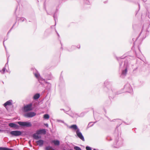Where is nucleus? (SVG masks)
Returning <instances> with one entry per match:
<instances>
[{
	"label": "nucleus",
	"mask_w": 150,
	"mask_h": 150,
	"mask_svg": "<svg viewBox=\"0 0 150 150\" xmlns=\"http://www.w3.org/2000/svg\"><path fill=\"white\" fill-rule=\"evenodd\" d=\"M104 84L106 86V89L107 88L108 90V92L109 93V97L110 98H113L116 94L115 92V89H112L111 87L112 83L109 82L107 80H106ZM120 93H121L117 92L116 94H119Z\"/></svg>",
	"instance_id": "f257e3e1"
},
{
	"label": "nucleus",
	"mask_w": 150,
	"mask_h": 150,
	"mask_svg": "<svg viewBox=\"0 0 150 150\" xmlns=\"http://www.w3.org/2000/svg\"><path fill=\"white\" fill-rule=\"evenodd\" d=\"M9 57V56H8V58H7V63H6V64H5V67L3 68V69H2V71H3L2 73L3 74H4L5 71H6L5 67H6V66L7 65L8 66V58Z\"/></svg>",
	"instance_id": "aec40b11"
},
{
	"label": "nucleus",
	"mask_w": 150,
	"mask_h": 150,
	"mask_svg": "<svg viewBox=\"0 0 150 150\" xmlns=\"http://www.w3.org/2000/svg\"><path fill=\"white\" fill-rule=\"evenodd\" d=\"M45 83L47 84V87L49 89L51 87V84L47 81H45Z\"/></svg>",
	"instance_id": "b1692460"
},
{
	"label": "nucleus",
	"mask_w": 150,
	"mask_h": 150,
	"mask_svg": "<svg viewBox=\"0 0 150 150\" xmlns=\"http://www.w3.org/2000/svg\"><path fill=\"white\" fill-rule=\"evenodd\" d=\"M93 150H96V149H94Z\"/></svg>",
	"instance_id": "37998d69"
},
{
	"label": "nucleus",
	"mask_w": 150,
	"mask_h": 150,
	"mask_svg": "<svg viewBox=\"0 0 150 150\" xmlns=\"http://www.w3.org/2000/svg\"><path fill=\"white\" fill-rule=\"evenodd\" d=\"M93 115H94V110H93Z\"/></svg>",
	"instance_id": "a18cd8bd"
},
{
	"label": "nucleus",
	"mask_w": 150,
	"mask_h": 150,
	"mask_svg": "<svg viewBox=\"0 0 150 150\" xmlns=\"http://www.w3.org/2000/svg\"><path fill=\"white\" fill-rule=\"evenodd\" d=\"M60 110H64V112H65V110H64V109H60Z\"/></svg>",
	"instance_id": "58836bf2"
},
{
	"label": "nucleus",
	"mask_w": 150,
	"mask_h": 150,
	"mask_svg": "<svg viewBox=\"0 0 150 150\" xmlns=\"http://www.w3.org/2000/svg\"><path fill=\"white\" fill-rule=\"evenodd\" d=\"M124 88L127 90V92L131 93L132 91V88L129 83L126 84L124 86Z\"/></svg>",
	"instance_id": "9d476101"
},
{
	"label": "nucleus",
	"mask_w": 150,
	"mask_h": 150,
	"mask_svg": "<svg viewBox=\"0 0 150 150\" xmlns=\"http://www.w3.org/2000/svg\"><path fill=\"white\" fill-rule=\"evenodd\" d=\"M4 41H5V40H4V41L3 42V44H4Z\"/></svg>",
	"instance_id": "79ce46f5"
},
{
	"label": "nucleus",
	"mask_w": 150,
	"mask_h": 150,
	"mask_svg": "<svg viewBox=\"0 0 150 150\" xmlns=\"http://www.w3.org/2000/svg\"><path fill=\"white\" fill-rule=\"evenodd\" d=\"M80 45L79 46V47H78V48H80Z\"/></svg>",
	"instance_id": "c03bdc74"
},
{
	"label": "nucleus",
	"mask_w": 150,
	"mask_h": 150,
	"mask_svg": "<svg viewBox=\"0 0 150 150\" xmlns=\"http://www.w3.org/2000/svg\"><path fill=\"white\" fill-rule=\"evenodd\" d=\"M58 122H60L62 123H64V121H62V120H58Z\"/></svg>",
	"instance_id": "c9c22d12"
},
{
	"label": "nucleus",
	"mask_w": 150,
	"mask_h": 150,
	"mask_svg": "<svg viewBox=\"0 0 150 150\" xmlns=\"http://www.w3.org/2000/svg\"><path fill=\"white\" fill-rule=\"evenodd\" d=\"M138 6H139V8L140 7V5L139 4H138Z\"/></svg>",
	"instance_id": "ea45409f"
},
{
	"label": "nucleus",
	"mask_w": 150,
	"mask_h": 150,
	"mask_svg": "<svg viewBox=\"0 0 150 150\" xmlns=\"http://www.w3.org/2000/svg\"><path fill=\"white\" fill-rule=\"evenodd\" d=\"M8 126L11 128H14L15 129H18L19 128V125L14 123H10L8 124Z\"/></svg>",
	"instance_id": "f8f14e48"
},
{
	"label": "nucleus",
	"mask_w": 150,
	"mask_h": 150,
	"mask_svg": "<svg viewBox=\"0 0 150 150\" xmlns=\"http://www.w3.org/2000/svg\"><path fill=\"white\" fill-rule=\"evenodd\" d=\"M71 150V149H70V150Z\"/></svg>",
	"instance_id": "49530a36"
},
{
	"label": "nucleus",
	"mask_w": 150,
	"mask_h": 150,
	"mask_svg": "<svg viewBox=\"0 0 150 150\" xmlns=\"http://www.w3.org/2000/svg\"><path fill=\"white\" fill-rule=\"evenodd\" d=\"M53 17L54 19V20L55 21H56V19H55V14H54L53 15Z\"/></svg>",
	"instance_id": "72a5a7b5"
},
{
	"label": "nucleus",
	"mask_w": 150,
	"mask_h": 150,
	"mask_svg": "<svg viewBox=\"0 0 150 150\" xmlns=\"http://www.w3.org/2000/svg\"><path fill=\"white\" fill-rule=\"evenodd\" d=\"M76 135L78 137L83 141H85V139L82 133L80 131L79 129H78L76 131Z\"/></svg>",
	"instance_id": "1a4fd4ad"
},
{
	"label": "nucleus",
	"mask_w": 150,
	"mask_h": 150,
	"mask_svg": "<svg viewBox=\"0 0 150 150\" xmlns=\"http://www.w3.org/2000/svg\"><path fill=\"white\" fill-rule=\"evenodd\" d=\"M53 78V77L51 74H50L49 76L46 77V79L47 80H51Z\"/></svg>",
	"instance_id": "5701e85b"
},
{
	"label": "nucleus",
	"mask_w": 150,
	"mask_h": 150,
	"mask_svg": "<svg viewBox=\"0 0 150 150\" xmlns=\"http://www.w3.org/2000/svg\"><path fill=\"white\" fill-rule=\"evenodd\" d=\"M9 133L11 135L12 137L20 136L22 134V132L21 131L18 130L12 131L10 132Z\"/></svg>",
	"instance_id": "0eeeda50"
},
{
	"label": "nucleus",
	"mask_w": 150,
	"mask_h": 150,
	"mask_svg": "<svg viewBox=\"0 0 150 150\" xmlns=\"http://www.w3.org/2000/svg\"><path fill=\"white\" fill-rule=\"evenodd\" d=\"M84 1L85 3L89 5L90 4V3L88 0H84Z\"/></svg>",
	"instance_id": "c85d7f7f"
},
{
	"label": "nucleus",
	"mask_w": 150,
	"mask_h": 150,
	"mask_svg": "<svg viewBox=\"0 0 150 150\" xmlns=\"http://www.w3.org/2000/svg\"><path fill=\"white\" fill-rule=\"evenodd\" d=\"M149 28V25L148 24L147 25H144L142 27V29L141 32L139 33V36L141 35L142 34V35H144H144L145 36L144 38H145L146 37V35H148L149 31L148 30V29Z\"/></svg>",
	"instance_id": "20e7f679"
},
{
	"label": "nucleus",
	"mask_w": 150,
	"mask_h": 150,
	"mask_svg": "<svg viewBox=\"0 0 150 150\" xmlns=\"http://www.w3.org/2000/svg\"><path fill=\"white\" fill-rule=\"evenodd\" d=\"M46 133V131L45 129H40L38 130L36 132V133L34 134L33 135V137L36 140H38L41 138V136H39L37 134H45Z\"/></svg>",
	"instance_id": "7ed1b4c3"
},
{
	"label": "nucleus",
	"mask_w": 150,
	"mask_h": 150,
	"mask_svg": "<svg viewBox=\"0 0 150 150\" xmlns=\"http://www.w3.org/2000/svg\"><path fill=\"white\" fill-rule=\"evenodd\" d=\"M36 115V113L34 112H30L25 113L24 116L27 117H32Z\"/></svg>",
	"instance_id": "9b49d317"
},
{
	"label": "nucleus",
	"mask_w": 150,
	"mask_h": 150,
	"mask_svg": "<svg viewBox=\"0 0 150 150\" xmlns=\"http://www.w3.org/2000/svg\"><path fill=\"white\" fill-rule=\"evenodd\" d=\"M16 23V22L13 25V26L12 27V28L10 29V30H9V31L8 32V33H9V32H10V31H11V29L13 28V27L14 26V25L15 24V23Z\"/></svg>",
	"instance_id": "7c9ffc66"
},
{
	"label": "nucleus",
	"mask_w": 150,
	"mask_h": 150,
	"mask_svg": "<svg viewBox=\"0 0 150 150\" xmlns=\"http://www.w3.org/2000/svg\"><path fill=\"white\" fill-rule=\"evenodd\" d=\"M148 17L149 18H150V11L149 12H148Z\"/></svg>",
	"instance_id": "2f4dec72"
},
{
	"label": "nucleus",
	"mask_w": 150,
	"mask_h": 150,
	"mask_svg": "<svg viewBox=\"0 0 150 150\" xmlns=\"http://www.w3.org/2000/svg\"><path fill=\"white\" fill-rule=\"evenodd\" d=\"M129 65L127 61H125L124 65L123 68L122 70V74L120 76L124 78L127 75V69L129 67Z\"/></svg>",
	"instance_id": "f03ea898"
},
{
	"label": "nucleus",
	"mask_w": 150,
	"mask_h": 150,
	"mask_svg": "<svg viewBox=\"0 0 150 150\" xmlns=\"http://www.w3.org/2000/svg\"><path fill=\"white\" fill-rule=\"evenodd\" d=\"M5 131L4 130L2 129H0V132H5Z\"/></svg>",
	"instance_id": "f704fd0d"
},
{
	"label": "nucleus",
	"mask_w": 150,
	"mask_h": 150,
	"mask_svg": "<svg viewBox=\"0 0 150 150\" xmlns=\"http://www.w3.org/2000/svg\"><path fill=\"white\" fill-rule=\"evenodd\" d=\"M40 97V95L39 93H36L35 95L33 97V99L34 100H37Z\"/></svg>",
	"instance_id": "a211bd4d"
},
{
	"label": "nucleus",
	"mask_w": 150,
	"mask_h": 150,
	"mask_svg": "<svg viewBox=\"0 0 150 150\" xmlns=\"http://www.w3.org/2000/svg\"><path fill=\"white\" fill-rule=\"evenodd\" d=\"M7 131V133H9V131Z\"/></svg>",
	"instance_id": "a19ab883"
},
{
	"label": "nucleus",
	"mask_w": 150,
	"mask_h": 150,
	"mask_svg": "<svg viewBox=\"0 0 150 150\" xmlns=\"http://www.w3.org/2000/svg\"><path fill=\"white\" fill-rule=\"evenodd\" d=\"M92 122H90L88 123V125L87 127L88 128H89V127H90L93 126V124L91 125V124H92Z\"/></svg>",
	"instance_id": "cd10ccee"
},
{
	"label": "nucleus",
	"mask_w": 150,
	"mask_h": 150,
	"mask_svg": "<svg viewBox=\"0 0 150 150\" xmlns=\"http://www.w3.org/2000/svg\"><path fill=\"white\" fill-rule=\"evenodd\" d=\"M45 126H47V127H48V124H45Z\"/></svg>",
	"instance_id": "4c0bfd02"
},
{
	"label": "nucleus",
	"mask_w": 150,
	"mask_h": 150,
	"mask_svg": "<svg viewBox=\"0 0 150 150\" xmlns=\"http://www.w3.org/2000/svg\"><path fill=\"white\" fill-rule=\"evenodd\" d=\"M123 144V140L121 138H119L118 139H116L114 143V146L118 148L122 146Z\"/></svg>",
	"instance_id": "39448f33"
},
{
	"label": "nucleus",
	"mask_w": 150,
	"mask_h": 150,
	"mask_svg": "<svg viewBox=\"0 0 150 150\" xmlns=\"http://www.w3.org/2000/svg\"><path fill=\"white\" fill-rule=\"evenodd\" d=\"M17 123L21 127H31L32 125L31 124L30 122H28L27 121H18L17 122Z\"/></svg>",
	"instance_id": "423d86ee"
},
{
	"label": "nucleus",
	"mask_w": 150,
	"mask_h": 150,
	"mask_svg": "<svg viewBox=\"0 0 150 150\" xmlns=\"http://www.w3.org/2000/svg\"><path fill=\"white\" fill-rule=\"evenodd\" d=\"M33 74L38 79L40 77V75L38 72L35 69H33Z\"/></svg>",
	"instance_id": "ddd939ff"
},
{
	"label": "nucleus",
	"mask_w": 150,
	"mask_h": 150,
	"mask_svg": "<svg viewBox=\"0 0 150 150\" xmlns=\"http://www.w3.org/2000/svg\"><path fill=\"white\" fill-rule=\"evenodd\" d=\"M12 100H9L6 102L4 105V107H6L7 105H12Z\"/></svg>",
	"instance_id": "4468645a"
},
{
	"label": "nucleus",
	"mask_w": 150,
	"mask_h": 150,
	"mask_svg": "<svg viewBox=\"0 0 150 150\" xmlns=\"http://www.w3.org/2000/svg\"><path fill=\"white\" fill-rule=\"evenodd\" d=\"M56 32L58 36L59 37V33L57 32V31H56Z\"/></svg>",
	"instance_id": "e433bc0d"
},
{
	"label": "nucleus",
	"mask_w": 150,
	"mask_h": 150,
	"mask_svg": "<svg viewBox=\"0 0 150 150\" xmlns=\"http://www.w3.org/2000/svg\"><path fill=\"white\" fill-rule=\"evenodd\" d=\"M38 81H39L40 83H42V81H43L44 82H45V81H45V80L42 77H40L38 79Z\"/></svg>",
	"instance_id": "412c9836"
},
{
	"label": "nucleus",
	"mask_w": 150,
	"mask_h": 150,
	"mask_svg": "<svg viewBox=\"0 0 150 150\" xmlns=\"http://www.w3.org/2000/svg\"><path fill=\"white\" fill-rule=\"evenodd\" d=\"M25 20H26V19L23 17L20 18V19H18V20H20L21 22H23L24 21H25Z\"/></svg>",
	"instance_id": "a878e982"
},
{
	"label": "nucleus",
	"mask_w": 150,
	"mask_h": 150,
	"mask_svg": "<svg viewBox=\"0 0 150 150\" xmlns=\"http://www.w3.org/2000/svg\"><path fill=\"white\" fill-rule=\"evenodd\" d=\"M52 142L54 143L55 145H59L60 144L59 141L58 140H54L52 141Z\"/></svg>",
	"instance_id": "6ab92c4d"
},
{
	"label": "nucleus",
	"mask_w": 150,
	"mask_h": 150,
	"mask_svg": "<svg viewBox=\"0 0 150 150\" xmlns=\"http://www.w3.org/2000/svg\"><path fill=\"white\" fill-rule=\"evenodd\" d=\"M37 144L39 146H42L44 143V141L42 139H40L36 141Z\"/></svg>",
	"instance_id": "2eb2a0df"
},
{
	"label": "nucleus",
	"mask_w": 150,
	"mask_h": 150,
	"mask_svg": "<svg viewBox=\"0 0 150 150\" xmlns=\"http://www.w3.org/2000/svg\"><path fill=\"white\" fill-rule=\"evenodd\" d=\"M86 150H91V148L89 146H86Z\"/></svg>",
	"instance_id": "c756f323"
},
{
	"label": "nucleus",
	"mask_w": 150,
	"mask_h": 150,
	"mask_svg": "<svg viewBox=\"0 0 150 150\" xmlns=\"http://www.w3.org/2000/svg\"><path fill=\"white\" fill-rule=\"evenodd\" d=\"M45 150H54V149L51 146H49L45 148Z\"/></svg>",
	"instance_id": "4be33fe9"
},
{
	"label": "nucleus",
	"mask_w": 150,
	"mask_h": 150,
	"mask_svg": "<svg viewBox=\"0 0 150 150\" xmlns=\"http://www.w3.org/2000/svg\"><path fill=\"white\" fill-rule=\"evenodd\" d=\"M69 128H70L74 130H76L79 129L78 128L77 126L76 125H71V126L69 127Z\"/></svg>",
	"instance_id": "dca6fc26"
},
{
	"label": "nucleus",
	"mask_w": 150,
	"mask_h": 150,
	"mask_svg": "<svg viewBox=\"0 0 150 150\" xmlns=\"http://www.w3.org/2000/svg\"><path fill=\"white\" fill-rule=\"evenodd\" d=\"M44 8H45V10H46V12H47V14H49V13H48L47 12V10H46V7H45V4H44Z\"/></svg>",
	"instance_id": "473e14b6"
},
{
	"label": "nucleus",
	"mask_w": 150,
	"mask_h": 150,
	"mask_svg": "<svg viewBox=\"0 0 150 150\" xmlns=\"http://www.w3.org/2000/svg\"><path fill=\"white\" fill-rule=\"evenodd\" d=\"M74 149L75 150H81V149L79 147L77 146H74Z\"/></svg>",
	"instance_id": "bb28decb"
},
{
	"label": "nucleus",
	"mask_w": 150,
	"mask_h": 150,
	"mask_svg": "<svg viewBox=\"0 0 150 150\" xmlns=\"http://www.w3.org/2000/svg\"><path fill=\"white\" fill-rule=\"evenodd\" d=\"M123 58H122L121 57L117 58V59L119 61V63L120 66H121L122 65V62H123V61H122V59H123Z\"/></svg>",
	"instance_id": "f3484780"
},
{
	"label": "nucleus",
	"mask_w": 150,
	"mask_h": 150,
	"mask_svg": "<svg viewBox=\"0 0 150 150\" xmlns=\"http://www.w3.org/2000/svg\"><path fill=\"white\" fill-rule=\"evenodd\" d=\"M32 107V104L30 103L24 106L23 108V110L26 112L31 111L33 110Z\"/></svg>",
	"instance_id": "6e6552de"
},
{
	"label": "nucleus",
	"mask_w": 150,
	"mask_h": 150,
	"mask_svg": "<svg viewBox=\"0 0 150 150\" xmlns=\"http://www.w3.org/2000/svg\"><path fill=\"white\" fill-rule=\"evenodd\" d=\"M44 118L45 119H47L49 118V116L47 114H45L44 115Z\"/></svg>",
	"instance_id": "393cba45"
}]
</instances>
